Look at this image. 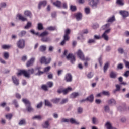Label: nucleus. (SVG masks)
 <instances>
[{"mask_svg":"<svg viewBox=\"0 0 129 129\" xmlns=\"http://www.w3.org/2000/svg\"><path fill=\"white\" fill-rule=\"evenodd\" d=\"M47 5V1H41L40 2H39V4H38V9L40 10L42 7V6H43V7H45V6Z\"/></svg>","mask_w":129,"mask_h":129,"instance_id":"f8f14e48","label":"nucleus"},{"mask_svg":"<svg viewBox=\"0 0 129 129\" xmlns=\"http://www.w3.org/2000/svg\"><path fill=\"white\" fill-rule=\"evenodd\" d=\"M88 42L89 44H93L95 43V40L91 39L88 40Z\"/></svg>","mask_w":129,"mask_h":129,"instance_id":"6e6d98bb","label":"nucleus"},{"mask_svg":"<svg viewBox=\"0 0 129 129\" xmlns=\"http://www.w3.org/2000/svg\"><path fill=\"white\" fill-rule=\"evenodd\" d=\"M114 21H115V17L113 16L112 17L109 18L107 20V22L108 23H112L114 22Z\"/></svg>","mask_w":129,"mask_h":129,"instance_id":"bb28decb","label":"nucleus"},{"mask_svg":"<svg viewBox=\"0 0 129 129\" xmlns=\"http://www.w3.org/2000/svg\"><path fill=\"white\" fill-rule=\"evenodd\" d=\"M120 85L117 84L116 85V89L114 90V93H115L116 91H120Z\"/></svg>","mask_w":129,"mask_h":129,"instance_id":"7c9ffc66","label":"nucleus"},{"mask_svg":"<svg viewBox=\"0 0 129 129\" xmlns=\"http://www.w3.org/2000/svg\"><path fill=\"white\" fill-rule=\"evenodd\" d=\"M47 85L48 87H49V88H51V87H53V86H54V83H53L52 82H48L47 83Z\"/></svg>","mask_w":129,"mask_h":129,"instance_id":"4c0bfd02","label":"nucleus"},{"mask_svg":"<svg viewBox=\"0 0 129 129\" xmlns=\"http://www.w3.org/2000/svg\"><path fill=\"white\" fill-rule=\"evenodd\" d=\"M22 101H23V103H24L25 105H27V106L28 105H31V103L30 102L29 100H28L27 99H23Z\"/></svg>","mask_w":129,"mask_h":129,"instance_id":"412c9836","label":"nucleus"},{"mask_svg":"<svg viewBox=\"0 0 129 129\" xmlns=\"http://www.w3.org/2000/svg\"><path fill=\"white\" fill-rule=\"evenodd\" d=\"M108 104L110 105H114L116 104V101L113 99H110L108 102Z\"/></svg>","mask_w":129,"mask_h":129,"instance_id":"f3484780","label":"nucleus"},{"mask_svg":"<svg viewBox=\"0 0 129 129\" xmlns=\"http://www.w3.org/2000/svg\"><path fill=\"white\" fill-rule=\"evenodd\" d=\"M87 77L89 79L92 78L93 77V74H92L91 72H90L88 74Z\"/></svg>","mask_w":129,"mask_h":129,"instance_id":"13d9d810","label":"nucleus"},{"mask_svg":"<svg viewBox=\"0 0 129 129\" xmlns=\"http://www.w3.org/2000/svg\"><path fill=\"white\" fill-rule=\"evenodd\" d=\"M5 117L6 118H7V119L11 120V119H12V118L13 117V115L12 114H8L6 115Z\"/></svg>","mask_w":129,"mask_h":129,"instance_id":"58836bf2","label":"nucleus"},{"mask_svg":"<svg viewBox=\"0 0 129 129\" xmlns=\"http://www.w3.org/2000/svg\"><path fill=\"white\" fill-rule=\"evenodd\" d=\"M124 76H125V77H128L129 76V71H126L124 74Z\"/></svg>","mask_w":129,"mask_h":129,"instance_id":"774afa93","label":"nucleus"},{"mask_svg":"<svg viewBox=\"0 0 129 129\" xmlns=\"http://www.w3.org/2000/svg\"><path fill=\"white\" fill-rule=\"evenodd\" d=\"M35 73V70L33 68L29 69L27 72L26 70H20L19 72L17 73V76H21V75H24L25 77L30 78V74H34Z\"/></svg>","mask_w":129,"mask_h":129,"instance_id":"f257e3e1","label":"nucleus"},{"mask_svg":"<svg viewBox=\"0 0 129 129\" xmlns=\"http://www.w3.org/2000/svg\"><path fill=\"white\" fill-rule=\"evenodd\" d=\"M47 49V47L45 45H42L39 47V51L40 52H45Z\"/></svg>","mask_w":129,"mask_h":129,"instance_id":"b1692460","label":"nucleus"},{"mask_svg":"<svg viewBox=\"0 0 129 129\" xmlns=\"http://www.w3.org/2000/svg\"><path fill=\"white\" fill-rule=\"evenodd\" d=\"M85 13L86 14V15L90 14V8H89V7L85 8Z\"/></svg>","mask_w":129,"mask_h":129,"instance_id":"49530a36","label":"nucleus"},{"mask_svg":"<svg viewBox=\"0 0 129 129\" xmlns=\"http://www.w3.org/2000/svg\"><path fill=\"white\" fill-rule=\"evenodd\" d=\"M9 57H10V54H9V52H4V58L6 59V60L9 59Z\"/></svg>","mask_w":129,"mask_h":129,"instance_id":"2f4dec72","label":"nucleus"},{"mask_svg":"<svg viewBox=\"0 0 129 129\" xmlns=\"http://www.w3.org/2000/svg\"><path fill=\"white\" fill-rule=\"evenodd\" d=\"M24 15L27 16V17H29V18H32V13L28 10L25 11L24 12Z\"/></svg>","mask_w":129,"mask_h":129,"instance_id":"4be33fe9","label":"nucleus"},{"mask_svg":"<svg viewBox=\"0 0 129 129\" xmlns=\"http://www.w3.org/2000/svg\"><path fill=\"white\" fill-rule=\"evenodd\" d=\"M48 35H49V32H48V31H44L39 35V37H46V36H48Z\"/></svg>","mask_w":129,"mask_h":129,"instance_id":"a878e982","label":"nucleus"},{"mask_svg":"<svg viewBox=\"0 0 129 129\" xmlns=\"http://www.w3.org/2000/svg\"><path fill=\"white\" fill-rule=\"evenodd\" d=\"M27 106V110L28 111H29V112H31V111H33L34 110V109H33V108H32V107L31 106V105Z\"/></svg>","mask_w":129,"mask_h":129,"instance_id":"864d4df0","label":"nucleus"},{"mask_svg":"<svg viewBox=\"0 0 129 129\" xmlns=\"http://www.w3.org/2000/svg\"><path fill=\"white\" fill-rule=\"evenodd\" d=\"M70 9L71 11H72V12H75V11H76V10H77L76 6H73V5H71Z\"/></svg>","mask_w":129,"mask_h":129,"instance_id":"c9c22d12","label":"nucleus"},{"mask_svg":"<svg viewBox=\"0 0 129 129\" xmlns=\"http://www.w3.org/2000/svg\"><path fill=\"white\" fill-rule=\"evenodd\" d=\"M10 48H11L10 45H3L2 46V48L4 50H8V49H10Z\"/></svg>","mask_w":129,"mask_h":129,"instance_id":"473e14b6","label":"nucleus"},{"mask_svg":"<svg viewBox=\"0 0 129 129\" xmlns=\"http://www.w3.org/2000/svg\"><path fill=\"white\" fill-rule=\"evenodd\" d=\"M117 69H119L120 70H121L122 69H123V64L122 63H119V64H118L117 66Z\"/></svg>","mask_w":129,"mask_h":129,"instance_id":"8fccbe9b","label":"nucleus"},{"mask_svg":"<svg viewBox=\"0 0 129 129\" xmlns=\"http://www.w3.org/2000/svg\"><path fill=\"white\" fill-rule=\"evenodd\" d=\"M119 13L120 14V15H121V16H122L123 18H126V17H128V16H129L128 11H120L119 12Z\"/></svg>","mask_w":129,"mask_h":129,"instance_id":"1a4fd4ad","label":"nucleus"},{"mask_svg":"<svg viewBox=\"0 0 129 129\" xmlns=\"http://www.w3.org/2000/svg\"><path fill=\"white\" fill-rule=\"evenodd\" d=\"M45 73V72H42L41 71H38V73L35 74V75H42V74H44Z\"/></svg>","mask_w":129,"mask_h":129,"instance_id":"052dcab7","label":"nucleus"},{"mask_svg":"<svg viewBox=\"0 0 129 129\" xmlns=\"http://www.w3.org/2000/svg\"><path fill=\"white\" fill-rule=\"evenodd\" d=\"M68 102V99H63L62 101L60 102L61 104H64V103H66V102Z\"/></svg>","mask_w":129,"mask_h":129,"instance_id":"e2e57ef3","label":"nucleus"},{"mask_svg":"<svg viewBox=\"0 0 129 129\" xmlns=\"http://www.w3.org/2000/svg\"><path fill=\"white\" fill-rule=\"evenodd\" d=\"M12 81L15 85H19V80L16 76H12Z\"/></svg>","mask_w":129,"mask_h":129,"instance_id":"4468645a","label":"nucleus"},{"mask_svg":"<svg viewBox=\"0 0 129 129\" xmlns=\"http://www.w3.org/2000/svg\"><path fill=\"white\" fill-rule=\"evenodd\" d=\"M70 122H71V123H72V124H79V122L76 121V120H75V119H73V118H71L69 120Z\"/></svg>","mask_w":129,"mask_h":129,"instance_id":"393cba45","label":"nucleus"},{"mask_svg":"<svg viewBox=\"0 0 129 129\" xmlns=\"http://www.w3.org/2000/svg\"><path fill=\"white\" fill-rule=\"evenodd\" d=\"M33 119H38V120H41L42 119V117L41 115H37V116H35L33 117Z\"/></svg>","mask_w":129,"mask_h":129,"instance_id":"37998d69","label":"nucleus"},{"mask_svg":"<svg viewBox=\"0 0 129 129\" xmlns=\"http://www.w3.org/2000/svg\"><path fill=\"white\" fill-rule=\"evenodd\" d=\"M94 99L93 95H91L90 96L88 97L86 99H83L80 101L81 103L84 102V101H89L90 102H92Z\"/></svg>","mask_w":129,"mask_h":129,"instance_id":"423d86ee","label":"nucleus"},{"mask_svg":"<svg viewBox=\"0 0 129 129\" xmlns=\"http://www.w3.org/2000/svg\"><path fill=\"white\" fill-rule=\"evenodd\" d=\"M67 82H71L72 81V76L70 74H67L64 78Z\"/></svg>","mask_w":129,"mask_h":129,"instance_id":"6e6552de","label":"nucleus"},{"mask_svg":"<svg viewBox=\"0 0 129 129\" xmlns=\"http://www.w3.org/2000/svg\"><path fill=\"white\" fill-rule=\"evenodd\" d=\"M42 89L44 90V91H48V86L46 85H42L41 86Z\"/></svg>","mask_w":129,"mask_h":129,"instance_id":"de8ad7c7","label":"nucleus"},{"mask_svg":"<svg viewBox=\"0 0 129 129\" xmlns=\"http://www.w3.org/2000/svg\"><path fill=\"white\" fill-rule=\"evenodd\" d=\"M75 17L77 21H80L82 18V14L81 13H78L75 15Z\"/></svg>","mask_w":129,"mask_h":129,"instance_id":"2eb2a0df","label":"nucleus"},{"mask_svg":"<svg viewBox=\"0 0 129 129\" xmlns=\"http://www.w3.org/2000/svg\"><path fill=\"white\" fill-rule=\"evenodd\" d=\"M63 88H60L58 89L57 92L58 93H59V94L63 93Z\"/></svg>","mask_w":129,"mask_h":129,"instance_id":"338daca9","label":"nucleus"},{"mask_svg":"<svg viewBox=\"0 0 129 129\" xmlns=\"http://www.w3.org/2000/svg\"><path fill=\"white\" fill-rule=\"evenodd\" d=\"M17 47L19 49H24L25 48V40L24 39H20L17 42Z\"/></svg>","mask_w":129,"mask_h":129,"instance_id":"20e7f679","label":"nucleus"},{"mask_svg":"<svg viewBox=\"0 0 129 129\" xmlns=\"http://www.w3.org/2000/svg\"><path fill=\"white\" fill-rule=\"evenodd\" d=\"M104 110L106 112L109 111V106L107 105L104 107Z\"/></svg>","mask_w":129,"mask_h":129,"instance_id":"bf43d9fd","label":"nucleus"},{"mask_svg":"<svg viewBox=\"0 0 129 129\" xmlns=\"http://www.w3.org/2000/svg\"><path fill=\"white\" fill-rule=\"evenodd\" d=\"M72 90V88L71 87H68L67 89H65L63 90V94L64 95L67 94L69 91H71Z\"/></svg>","mask_w":129,"mask_h":129,"instance_id":"dca6fc26","label":"nucleus"},{"mask_svg":"<svg viewBox=\"0 0 129 129\" xmlns=\"http://www.w3.org/2000/svg\"><path fill=\"white\" fill-rule=\"evenodd\" d=\"M44 102H45V105L46 106H48L49 107H52V104L51 103V102H50V101L49 100H45Z\"/></svg>","mask_w":129,"mask_h":129,"instance_id":"5701e85b","label":"nucleus"},{"mask_svg":"<svg viewBox=\"0 0 129 129\" xmlns=\"http://www.w3.org/2000/svg\"><path fill=\"white\" fill-rule=\"evenodd\" d=\"M51 102L53 103H58L60 102V98H54L51 100Z\"/></svg>","mask_w":129,"mask_h":129,"instance_id":"c756f323","label":"nucleus"},{"mask_svg":"<svg viewBox=\"0 0 129 129\" xmlns=\"http://www.w3.org/2000/svg\"><path fill=\"white\" fill-rule=\"evenodd\" d=\"M117 75L114 72H111L110 74L111 78H116Z\"/></svg>","mask_w":129,"mask_h":129,"instance_id":"c85d7f7f","label":"nucleus"},{"mask_svg":"<svg viewBox=\"0 0 129 129\" xmlns=\"http://www.w3.org/2000/svg\"><path fill=\"white\" fill-rule=\"evenodd\" d=\"M105 126L107 127V129H112V126L109 122L106 123Z\"/></svg>","mask_w":129,"mask_h":129,"instance_id":"f704fd0d","label":"nucleus"},{"mask_svg":"<svg viewBox=\"0 0 129 129\" xmlns=\"http://www.w3.org/2000/svg\"><path fill=\"white\" fill-rule=\"evenodd\" d=\"M37 30L38 31H42V30H44V26H43V24L41 23H39L37 24Z\"/></svg>","mask_w":129,"mask_h":129,"instance_id":"aec40b11","label":"nucleus"},{"mask_svg":"<svg viewBox=\"0 0 129 129\" xmlns=\"http://www.w3.org/2000/svg\"><path fill=\"white\" fill-rule=\"evenodd\" d=\"M48 31H56V27L55 26H49L46 28Z\"/></svg>","mask_w":129,"mask_h":129,"instance_id":"cd10ccee","label":"nucleus"},{"mask_svg":"<svg viewBox=\"0 0 129 129\" xmlns=\"http://www.w3.org/2000/svg\"><path fill=\"white\" fill-rule=\"evenodd\" d=\"M63 72V70H58L57 71V75L58 76H60L61 74H62V73Z\"/></svg>","mask_w":129,"mask_h":129,"instance_id":"69168bd1","label":"nucleus"},{"mask_svg":"<svg viewBox=\"0 0 129 129\" xmlns=\"http://www.w3.org/2000/svg\"><path fill=\"white\" fill-rule=\"evenodd\" d=\"M97 122V119L95 117H93L92 118V123L93 124H96Z\"/></svg>","mask_w":129,"mask_h":129,"instance_id":"4d7b16f0","label":"nucleus"},{"mask_svg":"<svg viewBox=\"0 0 129 129\" xmlns=\"http://www.w3.org/2000/svg\"><path fill=\"white\" fill-rule=\"evenodd\" d=\"M102 94H103V95H106L107 96H109L110 95L109 92L105 91L102 92Z\"/></svg>","mask_w":129,"mask_h":129,"instance_id":"5fc2aeb1","label":"nucleus"},{"mask_svg":"<svg viewBox=\"0 0 129 129\" xmlns=\"http://www.w3.org/2000/svg\"><path fill=\"white\" fill-rule=\"evenodd\" d=\"M26 31H22L19 34V37H23V36H25L26 34Z\"/></svg>","mask_w":129,"mask_h":129,"instance_id":"c03bdc74","label":"nucleus"},{"mask_svg":"<svg viewBox=\"0 0 129 129\" xmlns=\"http://www.w3.org/2000/svg\"><path fill=\"white\" fill-rule=\"evenodd\" d=\"M79 95V94L78 93L74 92L71 94V97L72 98H76V97H77V96H78Z\"/></svg>","mask_w":129,"mask_h":129,"instance_id":"72a5a7b5","label":"nucleus"},{"mask_svg":"<svg viewBox=\"0 0 129 129\" xmlns=\"http://www.w3.org/2000/svg\"><path fill=\"white\" fill-rule=\"evenodd\" d=\"M50 69H51V67L50 66L45 68L44 69V73L45 72H48V71H50Z\"/></svg>","mask_w":129,"mask_h":129,"instance_id":"603ef678","label":"nucleus"},{"mask_svg":"<svg viewBox=\"0 0 129 129\" xmlns=\"http://www.w3.org/2000/svg\"><path fill=\"white\" fill-rule=\"evenodd\" d=\"M35 62V58H31L29 60H28L26 63L27 67H30V66H32Z\"/></svg>","mask_w":129,"mask_h":129,"instance_id":"9d476101","label":"nucleus"},{"mask_svg":"<svg viewBox=\"0 0 129 129\" xmlns=\"http://www.w3.org/2000/svg\"><path fill=\"white\" fill-rule=\"evenodd\" d=\"M13 103L14 104L15 106H16V107H19V105L18 104V102L17 101V100H14L13 101Z\"/></svg>","mask_w":129,"mask_h":129,"instance_id":"680f3d73","label":"nucleus"},{"mask_svg":"<svg viewBox=\"0 0 129 129\" xmlns=\"http://www.w3.org/2000/svg\"><path fill=\"white\" fill-rule=\"evenodd\" d=\"M77 55L81 59V60H84V54L81 50L79 49L78 52H77Z\"/></svg>","mask_w":129,"mask_h":129,"instance_id":"0eeeda50","label":"nucleus"},{"mask_svg":"<svg viewBox=\"0 0 129 129\" xmlns=\"http://www.w3.org/2000/svg\"><path fill=\"white\" fill-rule=\"evenodd\" d=\"M70 34V29H68L67 30H66L65 32H64V37L65 40H66V39H70V37H69V35Z\"/></svg>","mask_w":129,"mask_h":129,"instance_id":"9b49d317","label":"nucleus"},{"mask_svg":"<svg viewBox=\"0 0 129 129\" xmlns=\"http://www.w3.org/2000/svg\"><path fill=\"white\" fill-rule=\"evenodd\" d=\"M17 17H18L19 20H20V21H22V22H25V21H27V18H25V17L23 16L21 14L18 15Z\"/></svg>","mask_w":129,"mask_h":129,"instance_id":"a211bd4d","label":"nucleus"},{"mask_svg":"<svg viewBox=\"0 0 129 129\" xmlns=\"http://www.w3.org/2000/svg\"><path fill=\"white\" fill-rule=\"evenodd\" d=\"M109 66V63L108 62L106 63V64L104 66V72H106V70H107V68Z\"/></svg>","mask_w":129,"mask_h":129,"instance_id":"09e8293b","label":"nucleus"},{"mask_svg":"<svg viewBox=\"0 0 129 129\" xmlns=\"http://www.w3.org/2000/svg\"><path fill=\"white\" fill-rule=\"evenodd\" d=\"M15 96H16V98H17V99H21V96L20 94H19L18 93H16Z\"/></svg>","mask_w":129,"mask_h":129,"instance_id":"0e129e2a","label":"nucleus"},{"mask_svg":"<svg viewBox=\"0 0 129 129\" xmlns=\"http://www.w3.org/2000/svg\"><path fill=\"white\" fill-rule=\"evenodd\" d=\"M41 41L42 42H49L50 38L49 37H42Z\"/></svg>","mask_w":129,"mask_h":129,"instance_id":"ea45409f","label":"nucleus"},{"mask_svg":"<svg viewBox=\"0 0 129 129\" xmlns=\"http://www.w3.org/2000/svg\"><path fill=\"white\" fill-rule=\"evenodd\" d=\"M69 38H67L65 39V37H63V40L61 42L60 45H61V46L65 45V43H66V41H69Z\"/></svg>","mask_w":129,"mask_h":129,"instance_id":"e433bc0d","label":"nucleus"},{"mask_svg":"<svg viewBox=\"0 0 129 129\" xmlns=\"http://www.w3.org/2000/svg\"><path fill=\"white\" fill-rule=\"evenodd\" d=\"M97 4H98V0H92L90 2V5L92 6L93 8H94V7H96Z\"/></svg>","mask_w":129,"mask_h":129,"instance_id":"ddd939ff","label":"nucleus"},{"mask_svg":"<svg viewBox=\"0 0 129 129\" xmlns=\"http://www.w3.org/2000/svg\"><path fill=\"white\" fill-rule=\"evenodd\" d=\"M51 61H52V59H51V58L47 59L45 56H42L40 59V63L41 64H45V65H48V64H50Z\"/></svg>","mask_w":129,"mask_h":129,"instance_id":"f03ea898","label":"nucleus"},{"mask_svg":"<svg viewBox=\"0 0 129 129\" xmlns=\"http://www.w3.org/2000/svg\"><path fill=\"white\" fill-rule=\"evenodd\" d=\"M49 125H50V124H49V122L48 121H45L44 125L43 126V127L44 128H48V127H49Z\"/></svg>","mask_w":129,"mask_h":129,"instance_id":"3c124183","label":"nucleus"},{"mask_svg":"<svg viewBox=\"0 0 129 129\" xmlns=\"http://www.w3.org/2000/svg\"><path fill=\"white\" fill-rule=\"evenodd\" d=\"M19 125H24L26 124V120L25 119H22L19 122Z\"/></svg>","mask_w":129,"mask_h":129,"instance_id":"a18cd8bd","label":"nucleus"},{"mask_svg":"<svg viewBox=\"0 0 129 129\" xmlns=\"http://www.w3.org/2000/svg\"><path fill=\"white\" fill-rule=\"evenodd\" d=\"M67 59L68 60H71V63H72V64H74V62L76 61L75 56L71 53H69L68 56H67Z\"/></svg>","mask_w":129,"mask_h":129,"instance_id":"39448f33","label":"nucleus"},{"mask_svg":"<svg viewBox=\"0 0 129 129\" xmlns=\"http://www.w3.org/2000/svg\"><path fill=\"white\" fill-rule=\"evenodd\" d=\"M116 3L119 6H123V5H124L123 0H117Z\"/></svg>","mask_w":129,"mask_h":129,"instance_id":"79ce46f5","label":"nucleus"},{"mask_svg":"<svg viewBox=\"0 0 129 129\" xmlns=\"http://www.w3.org/2000/svg\"><path fill=\"white\" fill-rule=\"evenodd\" d=\"M53 6L57 7V8H61V2L59 1H56V2L53 3Z\"/></svg>","mask_w":129,"mask_h":129,"instance_id":"6ab92c4d","label":"nucleus"},{"mask_svg":"<svg viewBox=\"0 0 129 129\" xmlns=\"http://www.w3.org/2000/svg\"><path fill=\"white\" fill-rule=\"evenodd\" d=\"M31 27H32V23L28 22L26 25L25 26L24 29H29V28H31Z\"/></svg>","mask_w":129,"mask_h":129,"instance_id":"a19ab883","label":"nucleus"},{"mask_svg":"<svg viewBox=\"0 0 129 129\" xmlns=\"http://www.w3.org/2000/svg\"><path fill=\"white\" fill-rule=\"evenodd\" d=\"M110 33V29H107L103 33L101 37L105 40V41H108L109 37H108V34Z\"/></svg>","mask_w":129,"mask_h":129,"instance_id":"7ed1b4c3","label":"nucleus"}]
</instances>
